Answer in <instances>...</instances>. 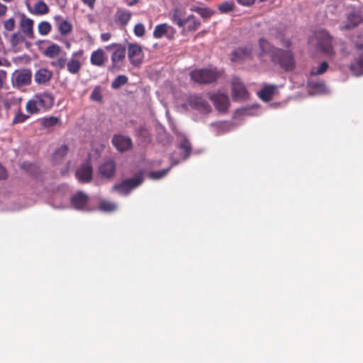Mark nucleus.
I'll list each match as a JSON object with an SVG mask.
<instances>
[{
	"label": "nucleus",
	"instance_id": "f257e3e1",
	"mask_svg": "<svg viewBox=\"0 0 363 363\" xmlns=\"http://www.w3.org/2000/svg\"><path fill=\"white\" fill-rule=\"evenodd\" d=\"M259 47L258 57L261 61L264 62V57L268 56L272 62L279 64L286 71L294 67V60L290 51L276 48L263 38L259 40Z\"/></svg>",
	"mask_w": 363,
	"mask_h": 363
},
{
	"label": "nucleus",
	"instance_id": "f03ea898",
	"mask_svg": "<svg viewBox=\"0 0 363 363\" xmlns=\"http://www.w3.org/2000/svg\"><path fill=\"white\" fill-rule=\"evenodd\" d=\"M54 103L52 94L44 92L35 94L26 104V109L30 114H35L50 108Z\"/></svg>",
	"mask_w": 363,
	"mask_h": 363
},
{
	"label": "nucleus",
	"instance_id": "7ed1b4c3",
	"mask_svg": "<svg viewBox=\"0 0 363 363\" xmlns=\"http://www.w3.org/2000/svg\"><path fill=\"white\" fill-rule=\"evenodd\" d=\"M220 75L216 69H195L191 72V79L199 84H210L215 82Z\"/></svg>",
	"mask_w": 363,
	"mask_h": 363
},
{
	"label": "nucleus",
	"instance_id": "20e7f679",
	"mask_svg": "<svg viewBox=\"0 0 363 363\" xmlns=\"http://www.w3.org/2000/svg\"><path fill=\"white\" fill-rule=\"evenodd\" d=\"M143 178L141 174L125 179L118 184H116L113 187V190L118 191L121 194L128 195L130 191L140 185L143 183Z\"/></svg>",
	"mask_w": 363,
	"mask_h": 363
},
{
	"label": "nucleus",
	"instance_id": "39448f33",
	"mask_svg": "<svg viewBox=\"0 0 363 363\" xmlns=\"http://www.w3.org/2000/svg\"><path fill=\"white\" fill-rule=\"evenodd\" d=\"M32 72L30 69H23L21 70H16L12 74V84L13 86L21 88L23 86H28L31 83Z\"/></svg>",
	"mask_w": 363,
	"mask_h": 363
},
{
	"label": "nucleus",
	"instance_id": "423d86ee",
	"mask_svg": "<svg viewBox=\"0 0 363 363\" xmlns=\"http://www.w3.org/2000/svg\"><path fill=\"white\" fill-rule=\"evenodd\" d=\"M84 51L82 49L72 54L67 62V69L70 74H75L79 72L84 60Z\"/></svg>",
	"mask_w": 363,
	"mask_h": 363
},
{
	"label": "nucleus",
	"instance_id": "0eeeda50",
	"mask_svg": "<svg viewBox=\"0 0 363 363\" xmlns=\"http://www.w3.org/2000/svg\"><path fill=\"white\" fill-rule=\"evenodd\" d=\"M232 96L235 101L245 100L248 96V93L241 79L234 77L231 82Z\"/></svg>",
	"mask_w": 363,
	"mask_h": 363
},
{
	"label": "nucleus",
	"instance_id": "6e6552de",
	"mask_svg": "<svg viewBox=\"0 0 363 363\" xmlns=\"http://www.w3.org/2000/svg\"><path fill=\"white\" fill-rule=\"evenodd\" d=\"M318 46L328 55L333 53L331 46V40L329 34L324 30H320L315 34Z\"/></svg>",
	"mask_w": 363,
	"mask_h": 363
},
{
	"label": "nucleus",
	"instance_id": "1a4fd4ad",
	"mask_svg": "<svg viewBox=\"0 0 363 363\" xmlns=\"http://www.w3.org/2000/svg\"><path fill=\"white\" fill-rule=\"evenodd\" d=\"M187 101L191 108L197 110L203 113H208L211 111V106L208 103L199 96H190L188 98Z\"/></svg>",
	"mask_w": 363,
	"mask_h": 363
},
{
	"label": "nucleus",
	"instance_id": "9d476101",
	"mask_svg": "<svg viewBox=\"0 0 363 363\" xmlns=\"http://www.w3.org/2000/svg\"><path fill=\"white\" fill-rule=\"evenodd\" d=\"M175 33L176 31L172 26L167 23H162L155 26L153 36L155 38L166 37L168 39H172L174 37Z\"/></svg>",
	"mask_w": 363,
	"mask_h": 363
},
{
	"label": "nucleus",
	"instance_id": "9b49d317",
	"mask_svg": "<svg viewBox=\"0 0 363 363\" xmlns=\"http://www.w3.org/2000/svg\"><path fill=\"white\" fill-rule=\"evenodd\" d=\"M105 48L107 50H114L111 57L114 65L122 62L125 57V48L121 44L113 43L106 46Z\"/></svg>",
	"mask_w": 363,
	"mask_h": 363
},
{
	"label": "nucleus",
	"instance_id": "f8f14e48",
	"mask_svg": "<svg viewBox=\"0 0 363 363\" xmlns=\"http://www.w3.org/2000/svg\"><path fill=\"white\" fill-rule=\"evenodd\" d=\"M142 55L141 46L137 43H129L128 45V57L130 63L138 66L141 63L140 57Z\"/></svg>",
	"mask_w": 363,
	"mask_h": 363
},
{
	"label": "nucleus",
	"instance_id": "ddd939ff",
	"mask_svg": "<svg viewBox=\"0 0 363 363\" xmlns=\"http://www.w3.org/2000/svg\"><path fill=\"white\" fill-rule=\"evenodd\" d=\"M112 143L119 152H125L132 147L131 139L123 135H114L112 139Z\"/></svg>",
	"mask_w": 363,
	"mask_h": 363
},
{
	"label": "nucleus",
	"instance_id": "4468645a",
	"mask_svg": "<svg viewBox=\"0 0 363 363\" xmlns=\"http://www.w3.org/2000/svg\"><path fill=\"white\" fill-rule=\"evenodd\" d=\"M210 99L219 111L224 112L228 109L229 99L227 95L220 93L212 94Z\"/></svg>",
	"mask_w": 363,
	"mask_h": 363
},
{
	"label": "nucleus",
	"instance_id": "2eb2a0df",
	"mask_svg": "<svg viewBox=\"0 0 363 363\" xmlns=\"http://www.w3.org/2000/svg\"><path fill=\"white\" fill-rule=\"evenodd\" d=\"M76 177L82 183L89 182L92 178V167L89 162H85L76 171Z\"/></svg>",
	"mask_w": 363,
	"mask_h": 363
},
{
	"label": "nucleus",
	"instance_id": "dca6fc26",
	"mask_svg": "<svg viewBox=\"0 0 363 363\" xmlns=\"http://www.w3.org/2000/svg\"><path fill=\"white\" fill-rule=\"evenodd\" d=\"M253 47L251 44L236 48L232 53L231 60L233 61H239L247 59L251 57Z\"/></svg>",
	"mask_w": 363,
	"mask_h": 363
},
{
	"label": "nucleus",
	"instance_id": "f3484780",
	"mask_svg": "<svg viewBox=\"0 0 363 363\" xmlns=\"http://www.w3.org/2000/svg\"><path fill=\"white\" fill-rule=\"evenodd\" d=\"M52 77V71L46 68H40L34 74V82L38 85H45L50 82Z\"/></svg>",
	"mask_w": 363,
	"mask_h": 363
},
{
	"label": "nucleus",
	"instance_id": "a211bd4d",
	"mask_svg": "<svg viewBox=\"0 0 363 363\" xmlns=\"http://www.w3.org/2000/svg\"><path fill=\"white\" fill-rule=\"evenodd\" d=\"M358 57L351 65V69L356 76L363 74V45H357Z\"/></svg>",
	"mask_w": 363,
	"mask_h": 363
},
{
	"label": "nucleus",
	"instance_id": "6ab92c4d",
	"mask_svg": "<svg viewBox=\"0 0 363 363\" xmlns=\"http://www.w3.org/2000/svg\"><path fill=\"white\" fill-rule=\"evenodd\" d=\"M88 199L87 195L78 192L72 197L71 203L74 208L84 211L86 210Z\"/></svg>",
	"mask_w": 363,
	"mask_h": 363
},
{
	"label": "nucleus",
	"instance_id": "aec40b11",
	"mask_svg": "<svg viewBox=\"0 0 363 363\" xmlns=\"http://www.w3.org/2000/svg\"><path fill=\"white\" fill-rule=\"evenodd\" d=\"M116 169V164L113 161L109 160L102 164L99 168L100 177L108 179L113 176Z\"/></svg>",
	"mask_w": 363,
	"mask_h": 363
},
{
	"label": "nucleus",
	"instance_id": "412c9836",
	"mask_svg": "<svg viewBox=\"0 0 363 363\" xmlns=\"http://www.w3.org/2000/svg\"><path fill=\"white\" fill-rule=\"evenodd\" d=\"M33 21L25 16H23L20 27L22 32L26 35V37L33 39L34 38L33 33Z\"/></svg>",
	"mask_w": 363,
	"mask_h": 363
},
{
	"label": "nucleus",
	"instance_id": "4be33fe9",
	"mask_svg": "<svg viewBox=\"0 0 363 363\" xmlns=\"http://www.w3.org/2000/svg\"><path fill=\"white\" fill-rule=\"evenodd\" d=\"M132 16L130 11L125 9H118L116 13V21L123 27L125 26L130 21Z\"/></svg>",
	"mask_w": 363,
	"mask_h": 363
},
{
	"label": "nucleus",
	"instance_id": "5701e85b",
	"mask_svg": "<svg viewBox=\"0 0 363 363\" xmlns=\"http://www.w3.org/2000/svg\"><path fill=\"white\" fill-rule=\"evenodd\" d=\"M213 131L216 135L224 134L231 130L233 128L232 123L226 121L218 122L211 124Z\"/></svg>",
	"mask_w": 363,
	"mask_h": 363
},
{
	"label": "nucleus",
	"instance_id": "b1692460",
	"mask_svg": "<svg viewBox=\"0 0 363 363\" xmlns=\"http://www.w3.org/2000/svg\"><path fill=\"white\" fill-rule=\"evenodd\" d=\"M105 61V52L101 49L94 51L90 57V62L93 65L102 66Z\"/></svg>",
	"mask_w": 363,
	"mask_h": 363
},
{
	"label": "nucleus",
	"instance_id": "393cba45",
	"mask_svg": "<svg viewBox=\"0 0 363 363\" xmlns=\"http://www.w3.org/2000/svg\"><path fill=\"white\" fill-rule=\"evenodd\" d=\"M363 21V16L358 14L357 12H352L347 17V23H346L342 28L350 29L357 26Z\"/></svg>",
	"mask_w": 363,
	"mask_h": 363
},
{
	"label": "nucleus",
	"instance_id": "a878e982",
	"mask_svg": "<svg viewBox=\"0 0 363 363\" xmlns=\"http://www.w3.org/2000/svg\"><path fill=\"white\" fill-rule=\"evenodd\" d=\"M62 48L55 43L49 45L43 52V55L48 58H55L60 55Z\"/></svg>",
	"mask_w": 363,
	"mask_h": 363
},
{
	"label": "nucleus",
	"instance_id": "bb28decb",
	"mask_svg": "<svg viewBox=\"0 0 363 363\" xmlns=\"http://www.w3.org/2000/svg\"><path fill=\"white\" fill-rule=\"evenodd\" d=\"M277 86L274 85H266L259 92V97L265 101H269L271 100Z\"/></svg>",
	"mask_w": 363,
	"mask_h": 363
},
{
	"label": "nucleus",
	"instance_id": "cd10ccee",
	"mask_svg": "<svg viewBox=\"0 0 363 363\" xmlns=\"http://www.w3.org/2000/svg\"><path fill=\"white\" fill-rule=\"evenodd\" d=\"M179 140V148L183 152L184 154L183 160H186L188 158L191 153V146L189 141L186 139V138L184 135H181Z\"/></svg>",
	"mask_w": 363,
	"mask_h": 363
},
{
	"label": "nucleus",
	"instance_id": "c85d7f7f",
	"mask_svg": "<svg viewBox=\"0 0 363 363\" xmlns=\"http://www.w3.org/2000/svg\"><path fill=\"white\" fill-rule=\"evenodd\" d=\"M185 26L189 31H194L199 28L201 22L194 15H189L185 18Z\"/></svg>",
	"mask_w": 363,
	"mask_h": 363
},
{
	"label": "nucleus",
	"instance_id": "c756f323",
	"mask_svg": "<svg viewBox=\"0 0 363 363\" xmlns=\"http://www.w3.org/2000/svg\"><path fill=\"white\" fill-rule=\"evenodd\" d=\"M58 18L57 29L60 34L65 35L71 33L72 30L71 23L68 21L64 20L60 17Z\"/></svg>",
	"mask_w": 363,
	"mask_h": 363
},
{
	"label": "nucleus",
	"instance_id": "7c9ffc66",
	"mask_svg": "<svg viewBox=\"0 0 363 363\" xmlns=\"http://www.w3.org/2000/svg\"><path fill=\"white\" fill-rule=\"evenodd\" d=\"M172 21L180 28L185 26V18H182V12L180 9H176L171 13Z\"/></svg>",
	"mask_w": 363,
	"mask_h": 363
},
{
	"label": "nucleus",
	"instance_id": "2f4dec72",
	"mask_svg": "<svg viewBox=\"0 0 363 363\" xmlns=\"http://www.w3.org/2000/svg\"><path fill=\"white\" fill-rule=\"evenodd\" d=\"M49 12V8L42 0H38L34 5L33 13L35 15H45Z\"/></svg>",
	"mask_w": 363,
	"mask_h": 363
},
{
	"label": "nucleus",
	"instance_id": "473e14b6",
	"mask_svg": "<svg viewBox=\"0 0 363 363\" xmlns=\"http://www.w3.org/2000/svg\"><path fill=\"white\" fill-rule=\"evenodd\" d=\"M99 209L104 212H112L117 209V205L115 203L101 200L99 203Z\"/></svg>",
	"mask_w": 363,
	"mask_h": 363
},
{
	"label": "nucleus",
	"instance_id": "72a5a7b5",
	"mask_svg": "<svg viewBox=\"0 0 363 363\" xmlns=\"http://www.w3.org/2000/svg\"><path fill=\"white\" fill-rule=\"evenodd\" d=\"M190 10L191 11L197 13L203 18H208L213 14V12L210 9H208L207 8L199 7V6H192L191 7Z\"/></svg>",
	"mask_w": 363,
	"mask_h": 363
},
{
	"label": "nucleus",
	"instance_id": "f704fd0d",
	"mask_svg": "<svg viewBox=\"0 0 363 363\" xmlns=\"http://www.w3.org/2000/svg\"><path fill=\"white\" fill-rule=\"evenodd\" d=\"M68 152V148L66 145H63L58 147L53 154V160L55 162H59Z\"/></svg>",
	"mask_w": 363,
	"mask_h": 363
},
{
	"label": "nucleus",
	"instance_id": "c9c22d12",
	"mask_svg": "<svg viewBox=\"0 0 363 363\" xmlns=\"http://www.w3.org/2000/svg\"><path fill=\"white\" fill-rule=\"evenodd\" d=\"M326 88L322 83H311L309 86V93L311 94H323L325 92Z\"/></svg>",
	"mask_w": 363,
	"mask_h": 363
},
{
	"label": "nucleus",
	"instance_id": "e433bc0d",
	"mask_svg": "<svg viewBox=\"0 0 363 363\" xmlns=\"http://www.w3.org/2000/svg\"><path fill=\"white\" fill-rule=\"evenodd\" d=\"M51 28V24L48 21H42L38 26V33L41 35H47L50 32Z\"/></svg>",
	"mask_w": 363,
	"mask_h": 363
},
{
	"label": "nucleus",
	"instance_id": "4c0bfd02",
	"mask_svg": "<svg viewBox=\"0 0 363 363\" xmlns=\"http://www.w3.org/2000/svg\"><path fill=\"white\" fill-rule=\"evenodd\" d=\"M51 65L59 69H63L65 65L67 66L66 53L64 52L63 55H60L57 60L51 62Z\"/></svg>",
	"mask_w": 363,
	"mask_h": 363
},
{
	"label": "nucleus",
	"instance_id": "58836bf2",
	"mask_svg": "<svg viewBox=\"0 0 363 363\" xmlns=\"http://www.w3.org/2000/svg\"><path fill=\"white\" fill-rule=\"evenodd\" d=\"M128 82V78L125 75H119L112 82L111 87L114 89H117L120 88L121 86L126 84Z\"/></svg>",
	"mask_w": 363,
	"mask_h": 363
},
{
	"label": "nucleus",
	"instance_id": "ea45409f",
	"mask_svg": "<svg viewBox=\"0 0 363 363\" xmlns=\"http://www.w3.org/2000/svg\"><path fill=\"white\" fill-rule=\"evenodd\" d=\"M170 168L151 172L149 174L150 177L152 179H159L164 177L167 172L169 171Z\"/></svg>",
	"mask_w": 363,
	"mask_h": 363
},
{
	"label": "nucleus",
	"instance_id": "a19ab883",
	"mask_svg": "<svg viewBox=\"0 0 363 363\" xmlns=\"http://www.w3.org/2000/svg\"><path fill=\"white\" fill-rule=\"evenodd\" d=\"M328 64L325 62H322L317 68H313L311 71V75L322 74L328 69Z\"/></svg>",
	"mask_w": 363,
	"mask_h": 363
},
{
	"label": "nucleus",
	"instance_id": "79ce46f5",
	"mask_svg": "<svg viewBox=\"0 0 363 363\" xmlns=\"http://www.w3.org/2000/svg\"><path fill=\"white\" fill-rule=\"evenodd\" d=\"M90 98L92 101L100 102L102 99L101 89L100 86H96L92 91Z\"/></svg>",
	"mask_w": 363,
	"mask_h": 363
},
{
	"label": "nucleus",
	"instance_id": "37998d69",
	"mask_svg": "<svg viewBox=\"0 0 363 363\" xmlns=\"http://www.w3.org/2000/svg\"><path fill=\"white\" fill-rule=\"evenodd\" d=\"M28 116L23 113L22 112H18L12 121L13 124L21 123L26 121L28 118Z\"/></svg>",
	"mask_w": 363,
	"mask_h": 363
},
{
	"label": "nucleus",
	"instance_id": "c03bdc74",
	"mask_svg": "<svg viewBox=\"0 0 363 363\" xmlns=\"http://www.w3.org/2000/svg\"><path fill=\"white\" fill-rule=\"evenodd\" d=\"M134 34L137 37H143L145 33V28L143 23H137L133 29Z\"/></svg>",
	"mask_w": 363,
	"mask_h": 363
},
{
	"label": "nucleus",
	"instance_id": "a18cd8bd",
	"mask_svg": "<svg viewBox=\"0 0 363 363\" xmlns=\"http://www.w3.org/2000/svg\"><path fill=\"white\" fill-rule=\"evenodd\" d=\"M23 37L18 33H14L10 38V43L12 47H16L23 40Z\"/></svg>",
	"mask_w": 363,
	"mask_h": 363
},
{
	"label": "nucleus",
	"instance_id": "49530a36",
	"mask_svg": "<svg viewBox=\"0 0 363 363\" xmlns=\"http://www.w3.org/2000/svg\"><path fill=\"white\" fill-rule=\"evenodd\" d=\"M233 9V4L231 2H223L221 4L218 6V9L222 13H228L230 11H232Z\"/></svg>",
	"mask_w": 363,
	"mask_h": 363
},
{
	"label": "nucleus",
	"instance_id": "de8ad7c7",
	"mask_svg": "<svg viewBox=\"0 0 363 363\" xmlns=\"http://www.w3.org/2000/svg\"><path fill=\"white\" fill-rule=\"evenodd\" d=\"M59 121V119L57 117H49L44 118L43 121V124L45 127H51L55 125Z\"/></svg>",
	"mask_w": 363,
	"mask_h": 363
},
{
	"label": "nucleus",
	"instance_id": "09e8293b",
	"mask_svg": "<svg viewBox=\"0 0 363 363\" xmlns=\"http://www.w3.org/2000/svg\"><path fill=\"white\" fill-rule=\"evenodd\" d=\"M4 28L7 31H13L15 28V20L13 18H10L4 21Z\"/></svg>",
	"mask_w": 363,
	"mask_h": 363
},
{
	"label": "nucleus",
	"instance_id": "8fccbe9b",
	"mask_svg": "<svg viewBox=\"0 0 363 363\" xmlns=\"http://www.w3.org/2000/svg\"><path fill=\"white\" fill-rule=\"evenodd\" d=\"M238 3L242 6H248L252 5L255 0H237Z\"/></svg>",
	"mask_w": 363,
	"mask_h": 363
},
{
	"label": "nucleus",
	"instance_id": "3c124183",
	"mask_svg": "<svg viewBox=\"0 0 363 363\" xmlns=\"http://www.w3.org/2000/svg\"><path fill=\"white\" fill-rule=\"evenodd\" d=\"M6 77V72L4 70L0 69V89L3 86L4 81Z\"/></svg>",
	"mask_w": 363,
	"mask_h": 363
},
{
	"label": "nucleus",
	"instance_id": "603ef678",
	"mask_svg": "<svg viewBox=\"0 0 363 363\" xmlns=\"http://www.w3.org/2000/svg\"><path fill=\"white\" fill-rule=\"evenodd\" d=\"M6 177V171L5 168L0 164V179H5Z\"/></svg>",
	"mask_w": 363,
	"mask_h": 363
},
{
	"label": "nucleus",
	"instance_id": "864d4df0",
	"mask_svg": "<svg viewBox=\"0 0 363 363\" xmlns=\"http://www.w3.org/2000/svg\"><path fill=\"white\" fill-rule=\"evenodd\" d=\"M84 4L87 5L91 9H93L96 2V0H81Z\"/></svg>",
	"mask_w": 363,
	"mask_h": 363
},
{
	"label": "nucleus",
	"instance_id": "5fc2aeb1",
	"mask_svg": "<svg viewBox=\"0 0 363 363\" xmlns=\"http://www.w3.org/2000/svg\"><path fill=\"white\" fill-rule=\"evenodd\" d=\"M6 11H7L6 6L0 3V16H4L6 13Z\"/></svg>",
	"mask_w": 363,
	"mask_h": 363
},
{
	"label": "nucleus",
	"instance_id": "6e6d98bb",
	"mask_svg": "<svg viewBox=\"0 0 363 363\" xmlns=\"http://www.w3.org/2000/svg\"><path fill=\"white\" fill-rule=\"evenodd\" d=\"M111 37V35L109 33H104L101 35V39L103 41H108Z\"/></svg>",
	"mask_w": 363,
	"mask_h": 363
},
{
	"label": "nucleus",
	"instance_id": "4d7b16f0",
	"mask_svg": "<svg viewBox=\"0 0 363 363\" xmlns=\"http://www.w3.org/2000/svg\"><path fill=\"white\" fill-rule=\"evenodd\" d=\"M170 159H171V162H172V166H174V165L177 164L179 163V161L174 160L173 156H171Z\"/></svg>",
	"mask_w": 363,
	"mask_h": 363
},
{
	"label": "nucleus",
	"instance_id": "13d9d810",
	"mask_svg": "<svg viewBox=\"0 0 363 363\" xmlns=\"http://www.w3.org/2000/svg\"><path fill=\"white\" fill-rule=\"evenodd\" d=\"M240 112L242 113V114L243 115H250L251 113H250V111L247 110V109H244L242 111H240Z\"/></svg>",
	"mask_w": 363,
	"mask_h": 363
},
{
	"label": "nucleus",
	"instance_id": "bf43d9fd",
	"mask_svg": "<svg viewBox=\"0 0 363 363\" xmlns=\"http://www.w3.org/2000/svg\"><path fill=\"white\" fill-rule=\"evenodd\" d=\"M140 130L144 135H145L147 133V130L145 128L143 127L140 128Z\"/></svg>",
	"mask_w": 363,
	"mask_h": 363
},
{
	"label": "nucleus",
	"instance_id": "052dcab7",
	"mask_svg": "<svg viewBox=\"0 0 363 363\" xmlns=\"http://www.w3.org/2000/svg\"><path fill=\"white\" fill-rule=\"evenodd\" d=\"M133 4V1H130V3L128 4L129 6H132Z\"/></svg>",
	"mask_w": 363,
	"mask_h": 363
},
{
	"label": "nucleus",
	"instance_id": "680f3d73",
	"mask_svg": "<svg viewBox=\"0 0 363 363\" xmlns=\"http://www.w3.org/2000/svg\"><path fill=\"white\" fill-rule=\"evenodd\" d=\"M133 4V1H130V3L128 4L129 6H132Z\"/></svg>",
	"mask_w": 363,
	"mask_h": 363
},
{
	"label": "nucleus",
	"instance_id": "e2e57ef3",
	"mask_svg": "<svg viewBox=\"0 0 363 363\" xmlns=\"http://www.w3.org/2000/svg\"><path fill=\"white\" fill-rule=\"evenodd\" d=\"M2 65V62L1 60H0V66Z\"/></svg>",
	"mask_w": 363,
	"mask_h": 363
}]
</instances>
